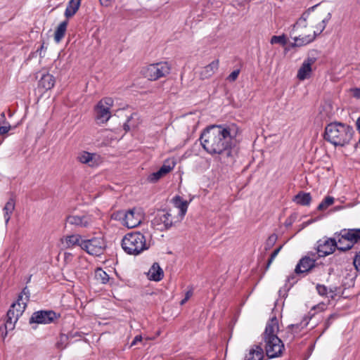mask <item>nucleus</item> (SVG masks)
I'll return each instance as SVG.
<instances>
[{
    "mask_svg": "<svg viewBox=\"0 0 360 360\" xmlns=\"http://www.w3.org/2000/svg\"><path fill=\"white\" fill-rule=\"evenodd\" d=\"M112 98L105 97L101 99L95 107L96 120L98 123L104 124L111 117L110 109L113 106Z\"/></svg>",
    "mask_w": 360,
    "mask_h": 360,
    "instance_id": "1a4fd4ad",
    "label": "nucleus"
},
{
    "mask_svg": "<svg viewBox=\"0 0 360 360\" xmlns=\"http://www.w3.org/2000/svg\"><path fill=\"white\" fill-rule=\"evenodd\" d=\"M203 148L210 154H231L232 137L228 128L221 125L207 127L200 136Z\"/></svg>",
    "mask_w": 360,
    "mask_h": 360,
    "instance_id": "f03ea898",
    "label": "nucleus"
},
{
    "mask_svg": "<svg viewBox=\"0 0 360 360\" xmlns=\"http://www.w3.org/2000/svg\"><path fill=\"white\" fill-rule=\"evenodd\" d=\"M353 134L354 130L350 126L340 122H332L325 128L324 139L335 146H344L350 142Z\"/></svg>",
    "mask_w": 360,
    "mask_h": 360,
    "instance_id": "20e7f679",
    "label": "nucleus"
},
{
    "mask_svg": "<svg viewBox=\"0 0 360 360\" xmlns=\"http://www.w3.org/2000/svg\"><path fill=\"white\" fill-rule=\"evenodd\" d=\"M72 254L70 253V252H65L64 254V259H65V262H70L72 261Z\"/></svg>",
    "mask_w": 360,
    "mask_h": 360,
    "instance_id": "c03bdc74",
    "label": "nucleus"
},
{
    "mask_svg": "<svg viewBox=\"0 0 360 360\" xmlns=\"http://www.w3.org/2000/svg\"><path fill=\"white\" fill-rule=\"evenodd\" d=\"M54 77L52 75L47 73L41 76V79L39 81L38 87L47 91L53 88L54 86Z\"/></svg>",
    "mask_w": 360,
    "mask_h": 360,
    "instance_id": "5701e85b",
    "label": "nucleus"
},
{
    "mask_svg": "<svg viewBox=\"0 0 360 360\" xmlns=\"http://www.w3.org/2000/svg\"><path fill=\"white\" fill-rule=\"evenodd\" d=\"M66 221L69 224L82 228L88 227L93 223L92 217L88 214L69 215L66 218Z\"/></svg>",
    "mask_w": 360,
    "mask_h": 360,
    "instance_id": "4468645a",
    "label": "nucleus"
},
{
    "mask_svg": "<svg viewBox=\"0 0 360 360\" xmlns=\"http://www.w3.org/2000/svg\"><path fill=\"white\" fill-rule=\"evenodd\" d=\"M18 321V320H13L11 316H6V320L4 323V328L6 330L5 333L3 334V338H5V337L7 335L8 330H12L15 328V324Z\"/></svg>",
    "mask_w": 360,
    "mask_h": 360,
    "instance_id": "7c9ffc66",
    "label": "nucleus"
},
{
    "mask_svg": "<svg viewBox=\"0 0 360 360\" xmlns=\"http://www.w3.org/2000/svg\"><path fill=\"white\" fill-rule=\"evenodd\" d=\"M95 278L97 281L105 284L109 281L110 277L105 271L101 268H98L95 271Z\"/></svg>",
    "mask_w": 360,
    "mask_h": 360,
    "instance_id": "c85d7f7f",
    "label": "nucleus"
},
{
    "mask_svg": "<svg viewBox=\"0 0 360 360\" xmlns=\"http://www.w3.org/2000/svg\"><path fill=\"white\" fill-rule=\"evenodd\" d=\"M175 165L176 163L174 161L167 160L165 161L162 166L160 168V170L164 175H166L174 169Z\"/></svg>",
    "mask_w": 360,
    "mask_h": 360,
    "instance_id": "c756f323",
    "label": "nucleus"
},
{
    "mask_svg": "<svg viewBox=\"0 0 360 360\" xmlns=\"http://www.w3.org/2000/svg\"><path fill=\"white\" fill-rule=\"evenodd\" d=\"M277 240V236L276 234H271L267 239L265 244V250H268L271 249Z\"/></svg>",
    "mask_w": 360,
    "mask_h": 360,
    "instance_id": "f704fd0d",
    "label": "nucleus"
},
{
    "mask_svg": "<svg viewBox=\"0 0 360 360\" xmlns=\"http://www.w3.org/2000/svg\"><path fill=\"white\" fill-rule=\"evenodd\" d=\"M313 257L305 256L301 259L295 267V272L304 273L309 271L315 266V262L316 258L315 257L316 254H313Z\"/></svg>",
    "mask_w": 360,
    "mask_h": 360,
    "instance_id": "f3484780",
    "label": "nucleus"
},
{
    "mask_svg": "<svg viewBox=\"0 0 360 360\" xmlns=\"http://www.w3.org/2000/svg\"><path fill=\"white\" fill-rule=\"evenodd\" d=\"M106 243L103 236H95L82 241L81 248L88 254L98 257L103 254L106 248Z\"/></svg>",
    "mask_w": 360,
    "mask_h": 360,
    "instance_id": "0eeeda50",
    "label": "nucleus"
},
{
    "mask_svg": "<svg viewBox=\"0 0 360 360\" xmlns=\"http://www.w3.org/2000/svg\"><path fill=\"white\" fill-rule=\"evenodd\" d=\"M325 308H326V305L322 303V304H318L316 306H314L313 307V309H317L319 311H323L325 309Z\"/></svg>",
    "mask_w": 360,
    "mask_h": 360,
    "instance_id": "8fccbe9b",
    "label": "nucleus"
},
{
    "mask_svg": "<svg viewBox=\"0 0 360 360\" xmlns=\"http://www.w3.org/2000/svg\"><path fill=\"white\" fill-rule=\"evenodd\" d=\"M191 295H192L191 292H190V291L187 292L186 294V297L181 301V304H184V303H186V302L189 299V297L191 296Z\"/></svg>",
    "mask_w": 360,
    "mask_h": 360,
    "instance_id": "09e8293b",
    "label": "nucleus"
},
{
    "mask_svg": "<svg viewBox=\"0 0 360 360\" xmlns=\"http://www.w3.org/2000/svg\"><path fill=\"white\" fill-rule=\"evenodd\" d=\"M353 263L356 269L360 272V251L356 255Z\"/></svg>",
    "mask_w": 360,
    "mask_h": 360,
    "instance_id": "a19ab883",
    "label": "nucleus"
},
{
    "mask_svg": "<svg viewBox=\"0 0 360 360\" xmlns=\"http://www.w3.org/2000/svg\"><path fill=\"white\" fill-rule=\"evenodd\" d=\"M101 5L104 6H110L112 2V0H99Z\"/></svg>",
    "mask_w": 360,
    "mask_h": 360,
    "instance_id": "de8ad7c7",
    "label": "nucleus"
},
{
    "mask_svg": "<svg viewBox=\"0 0 360 360\" xmlns=\"http://www.w3.org/2000/svg\"><path fill=\"white\" fill-rule=\"evenodd\" d=\"M337 247L336 239L323 237L316 243V253L319 257H326L333 253Z\"/></svg>",
    "mask_w": 360,
    "mask_h": 360,
    "instance_id": "9b49d317",
    "label": "nucleus"
},
{
    "mask_svg": "<svg viewBox=\"0 0 360 360\" xmlns=\"http://www.w3.org/2000/svg\"><path fill=\"white\" fill-rule=\"evenodd\" d=\"M84 240L82 238V236L78 234H74L68 236L65 238L63 244L67 248H72L75 245L81 247L82 241Z\"/></svg>",
    "mask_w": 360,
    "mask_h": 360,
    "instance_id": "393cba45",
    "label": "nucleus"
},
{
    "mask_svg": "<svg viewBox=\"0 0 360 360\" xmlns=\"http://www.w3.org/2000/svg\"><path fill=\"white\" fill-rule=\"evenodd\" d=\"M282 248H283V246L281 245L280 247H278L276 250H274V251L271 253L270 258L269 259L267 264H266V269H268L270 267L271 263L275 259V258L276 257V256L278 255V254L279 253V252L281 251Z\"/></svg>",
    "mask_w": 360,
    "mask_h": 360,
    "instance_id": "e433bc0d",
    "label": "nucleus"
},
{
    "mask_svg": "<svg viewBox=\"0 0 360 360\" xmlns=\"http://www.w3.org/2000/svg\"><path fill=\"white\" fill-rule=\"evenodd\" d=\"M337 243H338V247L336 248L339 250H341L342 246L344 247V246H346V245H347L346 242H342V243H340L339 239L338 240Z\"/></svg>",
    "mask_w": 360,
    "mask_h": 360,
    "instance_id": "3c124183",
    "label": "nucleus"
},
{
    "mask_svg": "<svg viewBox=\"0 0 360 360\" xmlns=\"http://www.w3.org/2000/svg\"><path fill=\"white\" fill-rule=\"evenodd\" d=\"M346 242V246L341 248V251L350 250L355 243L360 242V229L342 230L339 234V243Z\"/></svg>",
    "mask_w": 360,
    "mask_h": 360,
    "instance_id": "9d476101",
    "label": "nucleus"
},
{
    "mask_svg": "<svg viewBox=\"0 0 360 360\" xmlns=\"http://www.w3.org/2000/svg\"><path fill=\"white\" fill-rule=\"evenodd\" d=\"M240 74V70H236L233 71L227 77V80L229 82H234L237 79Z\"/></svg>",
    "mask_w": 360,
    "mask_h": 360,
    "instance_id": "ea45409f",
    "label": "nucleus"
},
{
    "mask_svg": "<svg viewBox=\"0 0 360 360\" xmlns=\"http://www.w3.org/2000/svg\"><path fill=\"white\" fill-rule=\"evenodd\" d=\"M271 44H280L281 45H285L286 44V38L285 35L281 36H273L270 41Z\"/></svg>",
    "mask_w": 360,
    "mask_h": 360,
    "instance_id": "72a5a7b5",
    "label": "nucleus"
},
{
    "mask_svg": "<svg viewBox=\"0 0 360 360\" xmlns=\"http://www.w3.org/2000/svg\"><path fill=\"white\" fill-rule=\"evenodd\" d=\"M44 49V44H42L40 47V50Z\"/></svg>",
    "mask_w": 360,
    "mask_h": 360,
    "instance_id": "864d4df0",
    "label": "nucleus"
},
{
    "mask_svg": "<svg viewBox=\"0 0 360 360\" xmlns=\"http://www.w3.org/2000/svg\"><path fill=\"white\" fill-rule=\"evenodd\" d=\"M58 315L52 310H41L32 314L30 323L49 324L58 319Z\"/></svg>",
    "mask_w": 360,
    "mask_h": 360,
    "instance_id": "f8f14e48",
    "label": "nucleus"
},
{
    "mask_svg": "<svg viewBox=\"0 0 360 360\" xmlns=\"http://www.w3.org/2000/svg\"><path fill=\"white\" fill-rule=\"evenodd\" d=\"M294 202L300 205H309L311 201V197L309 193L300 192L293 199Z\"/></svg>",
    "mask_w": 360,
    "mask_h": 360,
    "instance_id": "bb28decb",
    "label": "nucleus"
},
{
    "mask_svg": "<svg viewBox=\"0 0 360 360\" xmlns=\"http://www.w3.org/2000/svg\"><path fill=\"white\" fill-rule=\"evenodd\" d=\"M164 276V272L158 263H154L148 272V277L150 280L160 281Z\"/></svg>",
    "mask_w": 360,
    "mask_h": 360,
    "instance_id": "412c9836",
    "label": "nucleus"
},
{
    "mask_svg": "<svg viewBox=\"0 0 360 360\" xmlns=\"http://www.w3.org/2000/svg\"><path fill=\"white\" fill-rule=\"evenodd\" d=\"M10 129H11V126L9 124L8 126H1V127H0V134H6L7 132H8Z\"/></svg>",
    "mask_w": 360,
    "mask_h": 360,
    "instance_id": "79ce46f5",
    "label": "nucleus"
},
{
    "mask_svg": "<svg viewBox=\"0 0 360 360\" xmlns=\"http://www.w3.org/2000/svg\"><path fill=\"white\" fill-rule=\"evenodd\" d=\"M172 202L175 209V213L182 221L187 212L188 202L181 197L176 195L173 198Z\"/></svg>",
    "mask_w": 360,
    "mask_h": 360,
    "instance_id": "a211bd4d",
    "label": "nucleus"
},
{
    "mask_svg": "<svg viewBox=\"0 0 360 360\" xmlns=\"http://www.w3.org/2000/svg\"><path fill=\"white\" fill-rule=\"evenodd\" d=\"M351 91L352 92V95L354 97H355L356 98H360V89H359V88L352 89H351Z\"/></svg>",
    "mask_w": 360,
    "mask_h": 360,
    "instance_id": "37998d69",
    "label": "nucleus"
},
{
    "mask_svg": "<svg viewBox=\"0 0 360 360\" xmlns=\"http://www.w3.org/2000/svg\"><path fill=\"white\" fill-rule=\"evenodd\" d=\"M219 60L218 59L213 60L207 65L205 66L200 71L202 79H207L212 77L218 70Z\"/></svg>",
    "mask_w": 360,
    "mask_h": 360,
    "instance_id": "aec40b11",
    "label": "nucleus"
},
{
    "mask_svg": "<svg viewBox=\"0 0 360 360\" xmlns=\"http://www.w3.org/2000/svg\"><path fill=\"white\" fill-rule=\"evenodd\" d=\"M164 176L165 175L159 169L158 171L150 174L148 179L149 181H150V182H156Z\"/></svg>",
    "mask_w": 360,
    "mask_h": 360,
    "instance_id": "c9c22d12",
    "label": "nucleus"
},
{
    "mask_svg": "<svg viewBox=\"0 0 360 360\" xmlns=\"http://www.w3.org/2000/svg\"><path fill=\"white\" fill-rule=\"evenodd\" d=\"M334 319V316L333 315H330L328 319L326 320V323H325V330L327 329L331 324L332 323V319Z\"/></svg>",
    "mask_w": 360,
    "mask_h": 360,
    "instance_id": "a18cd8bd",
    "label": "nucleus"
},
{
    "mask_svg": "<svg viewBox=\"0 0 360 360\" xmlns=\"http://www.w3.org/2000/svg\"><path fill=\"white\" fill-rule=\"evenodd\" d=\"M181 221V219L176 214L175 210L159 211L152 221L153 226L158 230L164 231L169 229L176 224Z\"/></svg>",
    "mask_w": 360,
    "mask_h": 360,
    "instance_id": "423d86ee",
    "label": "nucleus"
},
{
    "mask_svg": "<svg viewBox=\"0 0 360 360\" xmlns=\"http://www.w3.org/2000/svg\"><path fill=\"white\" fill-rule=\"evenodd\" d=\"M15 305H11V308L7 312V316H11V318L13 319V320H18L19 317L20 316L15 311Z\"/></svg>",
    "mask_w": 360,
    "mask_h": 360,
    "instance_id": "4c0bfd02",
    "label": "nucleus"
},
{
    "mask_svg": "<svg viewBox=\"0 0 360 360\" xmlns=\"http://www.w3.org/2000/svg\"><path fill=\"white\" fill-rule=\"evenodd\" d=\"M171 65L167 62H160L148 65L144 71L145 77L155 81L165 77L170 73Z\"/></svg>",
    "mask_w": 360,
    "mask_h": 360,
    "instance_id": "6e6552de",
    "label": "nucleus"
},
{
    "mask_svg": "<svg viewBox=\"0 0 360 360\" xmlns=\"http://www.w3.org/2000/svg\"><path fill=\"white\" fill-rule=\"evenodd\" d=\"M77 160L80 163L89 167H96L99 164L98 155L96 153H90L86 151L80 152L77 157Z\"/></svg>",
    "mask_w": 360,
    "mask_h": 360,
    "instance_id": "dca6fc26",
    "label": "nucleus"
},
{
    "mask_svg": "<svg viewBox=\"0 0 360 360\" xmlns=\"http://www.w3.org/2000/svg\"><path fill=\"white\" fill-rule=\"evenodd\" d=\"M307 324H308L307 321H306L304 323H303V321H302L299 324L291 325L288 328V332H290L292 334H294V333L297 334L301 330V329L303 328L304 327L307 326Z\"/></svg>",
    "mask_w": 360,
    "mask_h": 360,
    "instance_id": "473e14b6",
    "label": "nucleus"
},
{
    "mask_svg": "<svg viewBox=\"0 0 360 360\" xmlns=\"http://www.w3.org/2000/svg\"><path fill=\"white\" fill-rule=\"evenodd\" d=\"M30 290L27 287L24 288L22 292L18 296V299L16 302L13 303L12 305L15 306V311L20 316H21L25 311L27 303L30 298Z\"/></svg>",
    "mask_w": 360,
    "mask_h": 360,
    "instance_id": "2eb2a0df",
    "label": "nucleus"
},
{
    "mask_svg": "<svg viewBox=\"0 0 360 360\" xmlns=\"http://www.w3.org/2000/svg\"><path fill=\"white\" fill-rule=\"evenodd\" d=\"M82 0H70L65 11V16L67 18L72 17L78 11Z\"/></svg>",
    "mask_w": 360,
    "mask_h": 360,
    "instance_id": "b1692460",
    "label": "nucleus"
},
{
    "mask_svg": "<svg viewBox=\"0 0 360 360\" xmlns=\"http://www.w3.org/2000/svg\"><path fill=\"white\" fill-rule=\"evenodd\" d=\"M149 247L145 236L140 232L127 233L122 240V248L129 255H138Z\"/></svg>",
    "mask_w": 360,
    "mask_h": 360,
    "instance_id": "39448f33",
    "label": "nucleus"
},
{
    "mask_svg": "<svg viewBox=\"0 0 360 360\" xmlns=\"http://www.w3.org/2000/svg\"><path fill=\"white\" fill-rule=\"evenodd\" d=\"M123 216L122 224L129 229L138 226L143 219L141 213L135 208L126 211Z\"/></svg>",
    "mask_w": 360,
    "mask_h": 360,
    "instance_id": "ddd939ff",
    "label": "nucleus"
},
{
    "mask_svg": "<svg viewBox=\"0 0 360 360\" xmlns=\"http://www.w3.org/2000/svg\"><path fill=\"white\" fill-rule=\"evenodd\" d=\"M278 331V320L276 316H273L266 323L264 332L262 334L264 347L266 354L269 359L281 356L284 350V344L277 335Z\"/></svg>",
    "mask_w": 360,
    "mask_h": 360,
    "instance_id": "7ed1b4c3",
    "label": "nucleus"
},
{
    "mask_svg": "<svg viewBox=\"0 0 360 360\" xmlns=\"http://www.w3.org/2000/svg\"><path fill=\"white\" fill-rule=\"evenodd\" d=\"M317 6L318 4L308 8L294 24L290 32V37L294 41L292 46H302L314 41L316 37L322 33L326 27L328 22L332 17L330 11L319 13L316 18L321 21L314 27H307V20L309 13L314 11Z\"/></svg>",
    "mask_w": 360,
    "mask_h": 360,
    "instance_id": "f257e3e1",
    "label": "nucleus"
},
{
    "mask_svg": "<svg viewBox=\"0 0 360 360\" xmlns=\"http://www.w3.org/2000/svg\"><path fill=\"white\" fill-rule=\"evenodd\" d=\"M264 350L260 345H253L245 355V360H263Z\"/></svg>",
    "mask_w": 360,
    "mask_h": 360,
    "instance_id": "4be33fe9",
    "label": "nucleus"
},
{
    "mask_svg": "<svg viewBox=\"0 0 360 360\" xmlns=\"http://www.w3.org/2000/svg\"><path fill=\"white\" fill-rule=\"evenodd\" d=\"M316 290L320 295H326L328 294V289L324 285L318 284Z\"/></svg>",
    "mask_w": 360,
    "mask_h": 360,
    "instance_id": "58836bf2",
    "label": "nucleus"
},
{
    "mask_svg": "<svg viewBox=\"0 0 360 360\" xmlns=\"http://www.w3.org/2000/svg\"><path fill=\"white\" fill-rule=\"evenodd\" d=\"M334 202V198L326 196L318 206L319 210H325Z\"/></svg>",
    "mask_w": 360,
    "mask_h": 360,
    "instance_id": "2f4dec72",
    "label": "nucleus"
},
{
    "mask_svg": "<svg viewBox=\"0 0 360 360\" xmlns=\"http://www.w3.org/2000/svg\"><path fill=\"white\" fill-rule=\"evenodd\" d=\"M68 24V20H65L61 22L58 26L57 27L55 33H54V41L56 43L60 42V41L64 37L66 30H67V26Z\"/></svg>",
    "mask_w": 360,
    "mask_h": 360,
    "instance_id": "a878e982",
    "label": "nucleus"
},
{
    "mask_svg": "<svg viewBox=\"0 0 360 360\" xmlns=\"http://www.w3.org/2000/svg\"><path fill=\"white\" fill-rule=\"evenodd\" d=\"M142 340V336L141 335H136L134 340L132 341L131 344V347L136 345L137 342H141Z\"/></svg>",
    "mask_w": 360,
    "mask_h": 360,
    "instance_id": "49530a36",
    "label": "nucleus"
},
{
    "mask_svg": "<svg viewBox=\"0 0 360 360\" xmlns=\"http://www.w3.org/2000/svg\"><path fill=\"white\" fill-rule=\"evenodd\" d=\"M314 59L311 58H307L303 62L301 67L298 70L297 75L300 80L303 81L310 77L312 72L311 65L314 64Z\"/></svg>",
    "mask_w": 360,
    "mask_h": 360,
    "instance_id": "6ab92c4d",
    "label": "nucleus"
},
{
    "mask_svg": "<svg viewBox=\"0 0 360 360\" xmlns=\"http://www.w3.org/2000/svg\"><path fill=\"white\" fill-rule=\"evenodd\" d=\"M356 129L360 133V117L356 121Z\"/></svg>",
    "mask_w": 360,
    "mask_h": 360,
    "instance_id": "603ef678",
    "label": "nucleus"
},
{
    "mask_svg": "<svg viewBox=\"0 0 360 360\" xmlns=\"http://www.w3.org/2000/svg\"><path fill=\"white\" fill-rule=\"evenodd\" d=\"M15 209V201L13 199L11 198L6 203L3 211H4V217L5 219L6 224H7L11 219V216L14 211Z\"/></svg>",
    "mask_w": 360,
    "mask_h": 360,
    "instance_id": "cd10ccee",
    "label": "nucleus"
}]
</instances>
